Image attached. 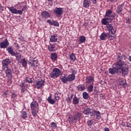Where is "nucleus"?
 Masks as SVG:
<instances>
[{"mask_svg": "<svg viewBox=\"0 0 131 131\" xmlns=\"http://www.w3.org/2000/svg\"><path fill=\"white\" fill-rule=\"evenodd\" d=\"M21 117L24 119H25V118H27V113L25 111L21 112Z\"/></svg>", "mask_w": 131, "mask_h": 131, "instance_id": "40", "label": "nucleus"}, {"mask_svg": "<svg viewBox=\"0 0 131 131\" xmlns=\"http://www.w3.org/2000/svg\"><path fill=\"white\" fill-rule=\"evenodd\" d=\"M79 101H80V97L78 98L76 95H75L73 98V104L74 105H77L79 104Z\"/></svg>", "mask_w": 131, "mask_h": 131, "instance_id": "15", "label": "nucleus"}, {"mask_svg": "<svg viewBox=\"0 0 131 131\" xmlns=\"http://www.w3.org/2000/svg\"><path fill=\"white\" fill-rule=\"evenodd\" d=\"M114 18H115L114 17V16L113 15H110V17H108V19L110 20V21H112L114 19Z\"/></svg>", "mask_w": 131, "mask_h": 131, "instance_id": "50", "label": "nucleus"}, {"mask_svg": "<svg viewBox=\"0 0 131 131\" xmlns=\"http://www.w3.org/2000/svg\"><path fill=\"white\" fill-rule=\"evenodd\" d=\"M7 51H8V53L10 54L11 56L15 55V52H14V49H13V48L12 46H9L7 48Z\"/></svg>", "mask_w": 131, "mask_h": 131, "instance_id": "17", "label": "nucleus"}, {"mask_svg": "<svg viewBox=\"0 0 131 131\" xmlns=\"http://www.w3.org/2000/svg\"><path fill=\"white\" fill-rule=\"evenodd\" d=\"M61 81L62 82H63V83H66V82H67V81H68V77H66L65 76H63L61 78Z\"/></svg>", "mask_w": 131, "mask_h": 131, "instance_id": "41", "label": "nucleus"}, {"mask_svg": "<svg viewBox=\"0 0 131 131\" xmlns=\"http://www.w3.org/2000/svg\"><path fill=\"white\" fill-rule=\"evenodd\" d=\"M25 82H28V83H32L33 81L32 80V78L27 77L25 78Z\"/></svg>", "mask_w": 131, "mask_h": 131, "instance_id": "35", "label": "nucleus"}, {"mask_svg": "<svg viewBox=\"0 0 131 131\" xmlns=\"http://www.w3.org/2000/svg\"><path fill=\"white\" fill-rule=\"evenodd\" d=\"M13 56H15V57H16V60L17 61H20V60H21V54H20L19 53L15 52V55Z\"/></svg>", "mask_w": 131, "mask_h": 131, "instance_id": "26", "label": "nucleus"}, {"mask_svg": "<svg viewBox=\"0 0 131 131\" xmlns=\"http://www.w3.org/2000/svg\"><path fill=\"white\" fill-rule=\"evenodd\" d=\"M128 60L129 62H131V56H129Z\"/></svg>", "mask_w": 131, "mask_h": 131, "instance_id": "64", "label": "nucleus"}, {"mask_svg": "<svg viewBox=\"0 0 131 131\" xmlns=\"http://www.w3.org/2000/svg\"><path fill=\"white\" fill-rule=\"evenodd\" d=\"M91 110H92L89 107H86L84 109L83 113H84L85 115H89V114H90L91 113Z\"/></svg>", "mask_w": 131, "mask_h": 131, "instance_id": "28", "label": "nucleus"}, {"mask_svg": "<svg viewBox=\"0 0 131 131\" xmlns=\"http://www.w3.org/2000/svg\"><path fill=\"white\" fill-rule=\"evenodd\" d=\"M20 63H21V64L23 66V67H27V61L25 59V58H24L20 60Z\"/></svg>", "mask_w": 131, "mask_h": 131, "instance_id": "27", "label": "nucleus"}, {"mask_svg": "<svg viewBox=\"0 0 131 131\" xmlns=\"http://www.w3.org/2000/svg\"><path fill=\"white\" fill-rule=\"evenodd\" d=\"M52 25H53V26H55L56 27H59V26H60L59 22H58L57 20H52Z\"/></svg>", "mask_w": 131, "mask_h": 131, "instance_id": "37", "label": "nucleus"}, {"mask_svg": "<svg viewBox=\"0 0 131 131\" xmlns=\"http://www.w3.org/2000/svg\"><path fill=\"white\" fill-rule=\"evenodd\" d=\"M53 13L56 14V17L60 18V17L63 15V8H56L54 10Z\"/></svg>", "mask_w": 131, "mask_h": 131, "instance_id": "8", "label": "nucleus"}, {"mask_svg": "<svg viewBox=\"0 0 131 131\" xmlns=\"http://www.w3.org/2000/svg\"><path fill=\"white\" fill-rule=\"evenodd\" d=\"M51 42H56L58 40V34H54L50 37Z\"/></svg>", "mask_w": 131, "mask_h": 131, "instance_id": "14", "label": "nucleus"}, {"mask_svg": "<svg viewBox=\"0 0 131 131\" xmlns=\"http://www.w3.org/2000/svg\"><path fill=\"white\" fill-rule=\"evenodd\" d=\"M18 38H19V39H20V40L21 41H22V40H23V37H22V36H21L20 38L19 37Z\"/></svg>", "mask_w": 131, "mask_h": 131, "instance_id": "63", "label": "nucleus"}, {"mask_svg": "<svg viewBox=\"0 0 131 131\" xmlns=\"http://www.w3.org/2000/svg\"><path fill=\"white\" fill-rule=\"evenodd\" d=\"M70 61H75L76 60V57H75V53H72V54L70 55Z\"/></svg>", "mask_w": 131, "mask_h": 131, "instance_id": "32", "label": "nucleus"}, {"mask_svg": "<svg viewBox=\"0 0 131 131\" xmlns=\"http://www.w3.org/2000/svg\"><path fill=\"white\" fill-rule=\"evenodd\" d=\"M126 23H128L129 24V23H130V20L129 19V18H127L126 19Z\"/></svg>", "mask_w": 131, "mask_h": 131, "instance_id": "58", "label": "nucleus"}, {"mask_svg": "<svg viewBox=\"0 0 131 131\" xmlns=\"http://www.w3.org/2000/svg\"><path fill=\"white\" fill-rule=\"evenodd\" d=\"M5 71L6 76L8 78H12V77H13V75L12 74V70H11V69H7Z\"/></svg>", "mask_w": 131, "mask_h": 131, "instance_id": "16", "label": "nucleus"}, {"mask_svg": "<svg viewBox=\"0 0 131 131\" xmlns=\"http://www.w3.org/2000/svg\"><path fill=\"white\" fill-rule=\"evenodd\" d=\"M3 70H7V69H9V68L8 67V66H4L3 64Z\"/></svg>", "mask_w": 131, "mask_h": 131, "instance_id": "51", "label": "nucleus"}, {"mask_svg": "<svg viewBox=\"0 0 131 131\" xmlns=\"http://www.w3.org/2000/svg\"><path fill=\"white\" fill-rule=\"evenodd\" d=\"M55 48H56V46L54 44H50L48 47L49 52H55L56 51Z\"/></svg>", "mask_w": 131, "mask_h": 131, "instance_id": "20", "label": "nucleus"}, {"mask_svg": "<svg viewBox=\"0 0 131 131\" xmlns=\"http://www.w3.org/2000/svg\"><path fill=\"white\" fill-rule=\"evenodd\" d=\"M114 66L115 67H113V68H110L108 69V72L110 74L113 75L114 74H116V73H120V74H122L123 76H126L127 75H128L129 71L126 70V68H122L116 63H114L113 66Z\"/></svg>", "mask_w": 131, "mask_h": 131, "instance_id": "1", "label": "nucleus"}, {"mask_svg": "<svg viewBox=\"0 0 131 131\" xmlns=\"http://www.w3.org/2000/svg\"><path fill=\"white\" fill-rule=\"evenodd\" d=\"M51 127H52V128H54V129L57 127V124H56V123L54 122H51Z\"/></svg>", "mask_w": 131, "mask_h": 131, "instance_id": "46", "label": "nucleus"}, {"mask_svg": "<svg viewBox=\"0 0 131 131\" xmlns=\"http://www.w3.org/2000/svg\"><path fill=\"white\" fill-rule=\"evenodd\" d=\"M41 17L42 19H47V18H50L51 17V13L47 11H42L41 12Z\"/></svg>", "mask_w": 131, "mask_h": 131, "instance_id": "12", "label": "nucleus"}, {"mask_svg": "<svg viewBox=\"0 0 131 131\" xmlns=\"http://www.w3.org/2000/svg\"><path fill=\"white\" fill-rule=\"evenodd\" d=\"M123 6H124V3H122L117 7V9L116 10V13H117V14H121V12H122V10L123 9Z\"/></svg>", "mask_w": 131, "mask_h": 131, "instance_id": "13", "label": "nucleus"}, {"mask_svg": "<svg viewBox=\"0 0 131 131\" xmlns=\"http://www.w3.org/2000/svg\"><path fill=\"white\" fill-rule=\"evenodd\" d=\"M87 26H88V24L84 23L83 24L82 27H84V28H85Z\"/></svg>", "mask_w": 131, "mask_h": 131, "instance_id": "57", "label": "nucleus"}, {"mask_svg": "<svg viewBox=\"0 0 131 131\" xmlns=\"http://www.w3.org/2000/svg\"><path fill=\"white\" fill-rule=\"evenodd\" d=\"M12 61L10 60V59L6 58L3 60L2 65H4V66H9V64Z\"/></svg>", "mask_w": 131, "mask_h": 131, "instance_id": "18", "label": "nucleus"}, {"mask_svg": "<svg viewBox=\"0 0 131 131\" xmlns=\"http://www.w3.org/2000/svg\"><path fill=\"white\" fill-rule=\"evenodd\" d=\"M112 14V11L109 10L106 12L105 17H110Z\"/></svg>", "mask_w": 131, "mask_h": 131, "instance_id": "43", "label": "nucleus"}, {"mask_svg": "<svg viewBox=\"0 0 131 131\" xmlns=\"http://www.w3.org/2000/svg\"><path fill=\"white\" fill-rule=\"evenodd\" d=\"M74 117L76 120H80V118H81V113L79 112H76L74 114Z\"/></svg>", "mask_w": 131, "mask_h": 131, "instance_id": "19", "label": "nucleus"}, {"mask_svg": "<svg viewBox=\"0 0 131 131\" xmlns=\"http://www.w3.org/2000/svg\"><path fill=\"white\" fill-rule=\"evenodd\" d=\"M61 74V70L57 68H54L52 70V72L50 73V77H51V78H57V77H59Z\"/></svg>", "mask_w": 131, "mask_h": 131, "instance_id": "5", "label": "nucleus"}, {"mask_svg": "<svg viewBox=\"0 0 131 131\" xmlns=\"http://www.w3.org/2000/svg\"><path fill=\"white\" fill-rule=\"evenodd\" d=\"M27 89H26L25 87L21 89V93H24L26 92H27Z\"/></svg>", "mask_w": 131, "mask_h": 131, "instance_id": "49", "label": "nucleus"}, {"mask_svg": "<svg viewBox=\"0 0 131 131\" xmlns=\"http://www.w3.org/2000/svg\"><path fill=\"white\" fill-rule=\"evenodd\" d=\"M108 20H109V17L102 18L101 20V23L103 25H108Z\"/></svg>", "mask_w": 131, "mask_h": 131, "instance_id": "24", "label": "nucleus"}, {"mask_svg": "<svg viewBox=\"0 0 131 131\" xmlns=\"http://www.w3.org/2000/svg\"><path fill=\"white\" fill-rule=\"evenodd\" d=\"M4 11V9L3 8V6H0V12H3Z\"/></svg>", "mask_w": 131, "mask_h": 131, "instance_id": "60", "label": "nucleus"}, {"mask_svg": "<svg viewBox=\"0 0 131 131\" xmlns=\"http://www.w3.org/2000/svg\"><path fill=\"white\" fill-rule=\"evenodd\" d=\"M29 65L31 67H34V68H36L38 66V59L35 57H30L29 60Z\"/></svg>", "mask_w": 131, "mask_h": 131, "instance_id": "6", "label": "nucleus"}, {"mask_svg": "<svg viewBox=\"0 0 131 131\" xmlns=\"http://www.w3.org/2000/svg\"><path fill=\"white\" fill-rule=\"evenodd\" d=\"M79 41L80 42H81V43H83V42H84V41H85V37H84V36H80Z\"/></svg>", "mask_w": 131, "mask_h": 131, "instance_id": "39", "label": "nucleus"}, {"mask_svg": "<svg viewBox=\"0 0 131 131\" xmlns=\"http://www.w3.org/2000/svg\"><path fill=\"white\" fill-rule=\"evenodd\" d=\"M59 92H57L56 93H55L54 94V96H55V99L56 100V101L59 100V99H60V96H59Z\"/></svg>", "mask_w": 131, "mask_h": 131, "instance_id": "44", "label": "nucleus"}, {"mask_svg": "<svg viewBox=\"0 0 131 131\" xmlns=\"http://www.w3.org/2000/svg\"><path fill=\"white\" fill-rule=\"evenodd\" d=\"M45 80H36L33 84L34 86H35L36 88L38 89H41L42 88L43 85H45Z\"/></svg>", "mask_w": 131, "mask_h": 131, "instance_id": "7", "label": "nucleus"}, {"mask_svg": "<svg viewBox=\"0 0 131 131\" xmlns=\"http://www.w3.org/2000/svg\"><path fill=\"white\" fill-rule=\"evenodd\" d=\"M69 121L70 122V123L72 124L74 122H75V121H77L76 119H75V118L74 117V116H71L70 117H69Z\"/></svg>", "mask_w": 131, "mask_h": 131, "instance_id": "30", "label": "nucleus"}, {"mask_svg": "<svg viewBox=\"0 0 131 131\" xmlns=\"http://www.w3.org/2000/svg\"><path fill=\"white\" fill-rule=\"evenodd\" d=\"M30 107L33 116L34 117L37 116V113H38V110H39L38 102L36 101L32 102L30 104Z\"/></svg>", "mask_w": 131, "mask_h": 131, "instance_id": "3", "label": "nucleus"}, {"mask_svg": "<svg viewBox=\"0 0 131 131\" xmlns=\"http://www.w3.org/2000/svg\"><path fill=\"white\" fill-rule=\"evenodd\" d=\"M8 9L12 14H18V15H22V11L18 10L16 8H14L13 7H9Z\"/></svg>", "mask_w": 131, "mask_h": 131, "instance_id": "10", "label": "nucleus"}, {"mask_svg": "<svg viewBox=\"0 0 131 131\" xmlns=\"http://www.w3.org/2000/svg\"><path fill=\"white\" fill-rule=\"evenodd\" d=\"M26 9H27V5H25L24 6L23 9L19 11H21V15L22 14H23V12H24V11H25L26 10Z\"/></svg>", "mask_w": 131, "mask_h": 131, "instance_id": "47", "label": "nucleus"}, {"mask_svg": "<svg viewBox=\"0 0 131 131\" xmlns=\"http://www.w3.org/2000/svg\"><path fill=\"white\" fill-rule=\"evenodd\" d=\"M94 94H95V95H97V94H98V90L97 89H94Z\"/></svg>", "mask_w": 131, "mask_h": 131, "instance_id": "59", "label": "nucleus"}, {"mask_svg": "<svg viewBox=\"0 0 131 131\" xmlns=\"http://www.w3.org/2000/svg\"><path fill=\"white\" fill-rule=\"evenodd\" d=\"M47 101L52 105H53V104H55V100L52 99V95H50V96L47 98Z\"/></svg>", "mask_w": 131, "mask_h": 131, "instance_id": "25", "label": "nucleus"}, {"mask_svg": "<svg viewBox=\"0 0 131 131\" xmlns=\"http://www.w3.org/2000/svg\"><path fill=\"white\" fill-rule=\"evenodd\" d=\"M106 28L108 31H109L110 34H111L112 35H115V33L116 32V30L113 28V26H112V24H108L106 26Z\"/></svg>", "mask_w": 131, "mask_h": 131, "instance_id": "9", "label": "nucleus"}, {"mask_svg": "<svg viewBox=\"0 0 131 131\" xmlns=\"http://www.w3.org/2000/svg\"><path fill=\"white\" fill-rule=\"evenodd\" d=\"M84 8H89L90 7V3L88 0H84L83 2Z\"/></svg>", "mask_w": 131, "mask_h": 131, "instance_id": "31", "label": "nucleus"}, {"mask_svg": "<svg viewBox=\"0 0 131 131\" xmlns=\"http://www.w3.org/2000/svg\"><path fill=\"white\" fill-rule=\"evenodd\" d=\"M114 16V17L115 18V17H118V15H117V14L116 13H114V14H113Z\"/></svg>", "mask_w": 131, "mask_h": 131, "instance_id": "62", "label": "nucleus"}, {"mask_svg": "<svg viewBox=\"0 0 131 131\" xmlns=\"http://www.w3.org/2000/svg\"><path fill=\"white\" fill-rule=\"evenodd\" d=\"M75 79V75L71 74L68 77V81H72Z\"/></svg>", "mask_w": 131, "mask_h": 131, "instance_id": "23", "label": "nucleus"}, {"mask_svg": "<svg viewBox=\"0 0 131 131\" xmlns=\"http://www.w3.org/2000/svg\"><path fill=\"white\" fill-rule=\"evenodd\" d=\"M50 57L52 61H56L58 58V55H57V53H51Z\"/></svg>", "mask_w": 131, "mask_h": 131, "instance_id": "22", "label": "nucleus"}, {"mask_svg": "<svg viewBox=\"0 0 131 131\" xmlns=\"http://www.w3.org/2000/svg\"><path fill=\"white\" fill-rule=\"evenodd\" d=\"M37 101L39 103H40L41 101V98L40 97H37Z\"/></svg>", "mask_w": 131, "mask_h": 131, "instance_id": "56", "label": "nucleus"}, {"mask_svg": "<svg viewBox=\"0 0 131 131\" xmlns=\"http://www.w3.org/2000/svg\"><path fill=\"white\" fill-rule=\"evenodd\" d=\"M108 37L109 40H113L116 38V35H112L108 33H102L100 36V40H106V38Z\"/></svg>", "mask_w": 131, "mask_h": 131, "instance_id": "4", "label": "nucleus"}, {"mask_svg": "<svg viewBox=\"0 0 131 131\" xmlns=\"http://www.w3.org/2000/svg\"><path fill=\"white\" fill-rule=\"evenodd\" d=\"M104 131H110V130H109V128L108 127H105L104 128Z\"/></svg>", "mask_w": 131, "mask_h": 131, "instance_id": "61", "label": "nucleus"}, {"mask_svg": "<svg viewBox=\"0 0 131 131\" xmlns=\"http://www.w3.org/2000/svg\"><path fill=\"white\" fill-rule=\"evenodd\" d=\"M9 45H10V43H9L7 39H5L4 41L0 42V48L1 49H6L7 47H9Z\"/></svg>", "mask_w": 131, "mask_h": 131, "instance_id": "11", "label": "nucleus"}, {"mask_svg": "<svg viewBox=\"0 0 131 131\" xmlns=\"http://www.w3.org/2000/svg\"><path fill=\"white\" fill-rule=\"evenodd\" d=\"M91 2L92 4H94V5H95V4H97V0H91Z\"/></svg>", "mask_w": 131, "mask_h": 131, "instance_id": "55", "label": "nucleus"}, {"mask_svg": "<svg viewBox=\"0 0 131 131\" xmlns=\"http://www.w3.org/2000/svg\"><path fill=\"white\" fill-rule=\"evenodd\" d=\"M117 59H118V61L115 63H116L117 65H118V66L122 67V68H126V70L129 71L128 65H127L125 62L122 61V60H126V56L123 54L122 55H119L117 57Z\"/></svg>", "mask_w": 131, "mask_h": 131, "instance_id": "2", "label": "nucleus"}, {"mask_svg": "<svg viewBox=\"0 0 131 131\" xmlns=\"http://www.w3.org/2000/svg\"><path fill=\"white\" fill-rule=\"evenodd\" d=\"M72 74H76V73H77V72L75 70H72Z\"/></svg>", "mask_w": 131, "mask_h": 131, "instance_id": "54", "label": "nucleus"}, {"mask_svg": "<svg viewBox=\"0 0 131 131\" xmlns=\"http://www.w3.org/2000/svg\"><path fill=\"white\" fill-rule=\"evenodd\" d=\"M73 94H71L70 97H68L67 98V101L68 103H71V100H72V98H73Z\"/></svg>", "mask_w": 131, "mask_h": 131, "instance_id": "42", "label": "nucleus"}, {"mask_svg": "<svg viewBox=\"0 0 131 131\" xmlns=\"http://www.w3.org/2000/svg\"><path fill=\"white\" fill-rule=\"evenodd\" d=\"M47 23H49V25H52L53 21H52L51 20L48 19L47 20Z\"/></svg>", "mask_w": 131, "mask_h": 131, "instance_id": "53", "label": "nucleus"}, {"mask_svg": "<svg viewBox=\"0 0 131 131\" xmlns=\"http://www.w3.org/2000/svg\"><path fill=\"white\" fill-rule=\"evenodd\" d=\"M93 90H94V85L93 84L89 85L87 88V91H88L89 93H92Z\"/></svg>", "mask_w": 131, "mask_h": 131, "instance_id": "36", "label": "nucleus"}, {"mask_svg": "<svg viewBox=\"0 0 131 131\" xmlns=\"http://www.w3.org/2000/svg\"><path fill=\"white\" fill-rule=\"evenodd\" d=\"M87 83H92L94 84V78L92 76H89L86 78Z\"/></svg>", "mask_w": 131, "mask_h": 131, "instance_id": "21", "label": "nucleus"}, {"mask_svg": "<svg viewBox=\"0 0 131 131\" xmlns=\"http://www.w3.org/2000/svg\"><path fill=\"white\" fill-rule=\"evenodd\" d=\"M19 86L21 88V89H23L24 88H25V83L22 82L20 85Z\"/></svg>", "mask_w": 131, "mask_h": 131, "instance_id": "52", "label": "nucleus"}, {"mask_svg": "<svg viewBox=\"0 0 131 131\" xmlns=\"http://www.w3.org/2000/svg\"><path fill=\"white\" fill-rule=\"evenodd\" d=\"M82 95L83 98V99H84V100H89V99L90 98V95L86 92H83Z\"/></svg>", "mask_w": 131, "mask_h": 131, "instance_id": "29", "label": "nucleus"}, {"mask_svg": "<svg viewBox=\"0 0 131 131\" xmlns=\"http://www.w3.org/2000/svg\"><path fill=\"white\" fill-rule=\"evenodd\" d=\"M96 111H92V112H90V114L91 117L96 116Z\"/></svg>", "mask_w": 131, "mask_h": 131, "instance_id": "48", "label": "nucleus"}, {"mask_svg": "<svg viewBox=\"0 0 131 131\" xmlns=\"http://www.w3.org/2000/svg\"><path fill=\"white\" fill-rule=\"evenodd\" d=\"M77 89H78V91H84L85 86H84V85H79L77 86Z\"/></svg>", "mask_w": 131, "mask_h": 131, "instance_id": "34", "label": "nucleus"}, {"mask_svg": "<svg viewBox=\"0 0 131 131\" xmlns=\"http://www.w3.org/2000/svg\"><path fill=\"white\" fill-rule=\"evenodd\" d=\"M125 84H126V80H122L119 81L118 85H121V86L125 88V86H124V85H125Z\"/></svg>", "mask_w": 131, "mask_h": 131, "instance_id": "33", "label": "nucleus"}, {"mask_svg": "<svg viewBox=\"0 0 131 131\" xmlns=\"http://www.w3.org/2000/svg\"><path fill=\"white\" fill-rule=\"evenodd\" d=\"M95 116H97V119H101V113L100 112L96 111Z\"/></svg>", "mask_w": 131, "mask_h": 131, "instance_id": "38", "label": "nucleus"}, {"mask_svg": "<svg viewBox=\"0 0 131 131\" xmlns=\"http://www.w3.org/2000/svg\"><path fill=\"white\" fill-rule=\"evenodd\" d=\"M93 123H94L93 120H89L87 121V124L89 126H92V125H93Z\"/></svg>", "mask_w": 131, "mask_h": 131, "instance_id": "45", "label": "nucleus"}]
</instances>
